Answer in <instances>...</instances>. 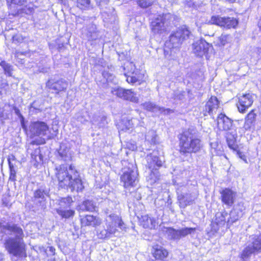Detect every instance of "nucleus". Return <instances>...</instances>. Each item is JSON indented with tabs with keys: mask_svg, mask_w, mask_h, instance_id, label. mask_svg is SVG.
I'll return each mask as SVG.
<instances>
[{
	"mask_svg": "<svg viewBox=\"0 0 261 261\" xmlns=\"http://www.w3.org/2000/svg\"><path fill=\"white\" fill-rule=\"evenodd\" d=\"M56 170V176L60 187L77 192L83 189V182L74 166L70 165L68 169L66 165H61L57 167Z\"/></svg>",
	"mask_w": 261,
	"mask_h": 261,
	"instance_id": "obj_1",
	"label": "nucleus"
},
{
	"mask_svg": "<svg viewBox=\"0 0 261 261\" xmlns=\"http://www.w3.org/2000/svg\"><path fill=\"white\" fill-rule=\"evenodd\" d=\"M198 132L190 128L180 135V153L183 155L196 153L202 147L201 141L198 136Z\"/></svg>",
	"mask_w": 261,
	"mask_h": 261,
	"instance_id": "obj_2",
	"label": "nucleus"
},
{
	"mask_svg": "<svg viewBox=\"0 0 261 261\" xmlns=\"http://www.w3.org/2000/svg\"><path fill=\"white\" fill-rule=\"evenodd\" d=\"M172 15L170 13L155 15L150 24L151 32L155 34H162L168 31Z\"/></svg>",
	"mask_w": 261,
	"mask_h": 261,
	"instance_id": "obj_3",
	"label": "nucleus"
},
{
	"mask_svg": "<svg viewBox=\"0 0 261 261\" xmlns=\"http://www.w3.org/2000/svg\"><path fill=\"white\" fill-rule=\"evenodd\" d=\"M107 229H104L100 231L99 237L100 238H109L112 234H114L117 229V226L122 229L124 227V223L121 219L116 215L111 214L107 218Z\"/></svg>",
	"mask_w": 261,
	"mask_h": 261,
	"instance_id": "obj_4",
	"label": "nucleus"
},
{
	"mask_svg": "<svg viewBox=\"0 0 261 261\" xmlns=\"http://www.w3.org/2000/svg\"><path fill=\"white\" fill-rule=\"evenodd\" d=\"M191 34L187 26H182L176 32L172 33L169 37L168 42H166L169 47H179L185 40L187 39Z\"/></svg>",
	"mask_w": 261,
	"mask_h": 261,
	"instance_id": "obj_5",
	"label": "nucleus"
},
{
	"mask_svg": "<svg viewBox=\"0 0 261 261\" xmlns=\"http://www.w3.org/2000/svg\"><path fill=\"white\" fill-rule=\"evenodd\" d=\"M120 178L124 187L127 188L134 187L136 185L138 176L136 166L132 164H128L127 167L123 169Z\"/></svg>",
	"mask_w": 261,
	"mask_h": 261,
	"instance_id": "obj_6",
	"label": "nucleus"
},
{
	"mask_svg": "<svg viewBox=\"0 0 261 261\" xmlns=\"http://www.w3.org/2000/svg\"><path fill=\"white\" fill-rule=\"evenodd\" d=\"M8 252L16 256H21L25 251L23 238H9L5 243Z\"/></svg>",
	"mask_w": 261,
	"mask_h": 261,
	"instance_id": "obj_7",
	"label": "nucleus"
},
{
	"mask_svg": "<svg viewBox=\"0 0 261 261\" xmlns=\"http://www.w3.org/2000/svg\"><path fill=\"white\" fill-rule=\"evenodd\" d=\"M198 196V192L196 188H193L179 194L177 197L179 206L185 208L195 202Z\"/></svg>",
	"mask_w": 261,
	"mask_h": 261,
	"instance_id": "obj_8",
	"label": "nucleus"
},
{
	"mask_svg": "<svg viewBox=\"0 0 261 261\" xmlns=\"http://www.w3.org/2000/svg\"><path fill=\"white\" fill-rule=\"evenodd\" d=\"M261 252V234L256 236L253 238L251 243L249 244L242 251L241 257L245 260L248 258L252 254L257 253Z\"/></svg>",
	"mask_w": 261,
	"mask_h": 261,
	"instance_id": "obj_9",
	"label": "nucleus"
},
{
	"mask_svg": "<svg viewBox=\"0 0 261 261\" xmlns=\"http://www.w3.org/2000/svg\"><path fill=\"white\" fill-rule=\"evenodd\" d=\"M195 230V228L192 227H184L179 229H175L172 227H167L166 228L165 232L169 239L179 240L181 238L192 234Z\"/></svg>",
	"mask_w": 261,
	"mask_h": 261,
	"instance_id": "obj_10",
	"label": "nucleus"
},
{
	"mask_svg": "<svg viewBox=\"0 0 261 261\" xmlns=\"http://www.w3.org/2000/svg\"><path fill=\"white\" fill-rule=\"evenodd\" d=\"M111 93L124 100H129L135 103L139 102V98L136 96V94L132 90H126L121 87H117L112 88Z\"/></svg>",
	"mask_w": 261,
	"mask_h": 261,
	"instance_id": "obj_11",
	"label": "nucleus"
},
{
	"mask_svg": "<svg viewBox=\"0 0 261 261\" xmlns=\"http://www.w3.org/2000/svg\"><path fill=\"white\" fill-rule=\"evenodd\" d=\"M210 22L226 29L234 28L238 24V21L233 17H222L219 16H213Z\"/></svg>",
	"mask_w": 261,
	"mask_h": 261,
	"instance_id": "obj_12",
	"label": "nucleus"
},
{
	"mask_svg": "<svg viewBox=\"0 0 261 261\" xmlns=\"http://www.w3.org/2000/svg\"><path fill=\"white\" fill-rule=\"evenodd\" d=\"M68 82L63 79H56L51 78L46 84V87L50 90H54L56 94H59L62 91H65L68 87Z\"/></svg>",
	"mask_w": 261,
	"mask_h": 261,
	"instance_id": "obj_13",
	"label": "nucleus"
},
{
	"mask_svg": "<svg viewBox=\"0 0 261 261\" xmlns=\"http://www.w3.org/2000/svg\"><path fill=\"white\" fill-rule=\"evenodd\" d=\"M49 196V190L40 188L34 192L33 201L41 208H45L46 203V197Z\"/></svg>",
	"mask_w": 261,
	"mask_h": 261,
	"instance_id": "obj_14",
	"label": "nucleus"
},
{
	"mask_svg": "<svg viewBox=\"0 0 261 261\" xmlns=\"http://www.w3.org/2000/svg\"><path fill=\"white\" fill-rule=\"evenodd\" d=\"M32 136H43L46 134L48 130L47 124L41 121H36L31 123L29 126Z\"/></svg>",
	"mask_w": 261,
	"mask_h": 261,
	"instance_id": "obj_15",
	"label": "nucleus"
},
{
	"mask_svg": "<svg viewBox=\"0 0 261 261\" xmlns=\"http://www.w3.org/2000/svg\"><path fill=\"white\" fill-rule=\"evenodd\" d=\"M209 47V43L203 39H200L193 43V52L197 56L202 57L207 52Z\"/></svg>",
	"mask_w": 261,
	"mask_h": 261,
	"instance_id": "obj_16",
	"label": "nucleus"
},
{
	"mask_svg": "<svg viewBox=\"0 0 261 261\" xmlns=\"http://www.w3.org/2000/svg\"><path fill=\"white\" fill-rule=\"evenodd\" d=\"M217 121V127L220 130H228L232 125V120L223 113H221L218 116Z\"/></svg>",
	"mask_w": 261,
	"mask_h": 261,
	"instance_id": "obj_17",
	"label": "nucleus"
},
{
	"mask_svg": "<svg viewBox=\"0 0 261 261\" xmlns=\"http://www.w3.org/2000/svg\"><path fill=\"white\" fill-rule=\"evenodd\" d=\"M252 96L250 94H246L241 96L239 98L238 108L240 112L244 113L245 111L249 107H250L253 103Z\"/></svg>",
	"mask_w": 261,
	"mask_h": 261,
	"instance_id": "obj_18",
	"label": "nucleus"
},
{
	"mask_svg": "<svg viewBox=\"0 0 261 261\" xmlns=\"http://www.w3.org/2000/svg\"><path fill=\"white\" fill-rule=\"evenodd\" d=\"M221 193V200L223 203L227 206H231L236 198V193L229 189H225Z\"/></svg>",
	"mask_w": 261,
	"mask_h": 261,
	"instance_id": "obj_19",
	"label": "nucleus"
},
{
	"mask_svg": "<svg viewBox=\"0 0 261 261\" xmlns=\"http://www.w3.org/2000/svg\"><path fill=\"white\" fill-rule=\"evenodd\" d=\"M228 216L226 212L217 213L216 214V218L212 224V229L217 232L220 227L224 226L226 223V217Z\"/></svg>",
	"mask_w": 261,
	"mask_h": 261,
	"instance_id": "obj_20",
	"label": "nucleus"
},
{
	"mask_svg": "<svg viewBox=\"0 0 261 261\" xmlns=\"http://www.w3.org/2000/svg\"><path fill=\"white\" fill-rule=\"evenodd\" d=\"M2 227H4L2 232L3 236L4 231L8 230L15 235L14 238H23L24 237V234L22 228L17 224L7 223L6 225H2Z\"/></svg>",
	"mask_w": 261,
	"mask_h": 261,
	"instance_id": "obj_21",
	"label": "nucleus"
},
{
	"mask_svg": "<svg viewBox=\"0 0 261 261\" xmlns=\"http://www.w3.org/2000/svg\"><path fill=\"white\" fill-rule=\"evenodd\" d=\"M80 221L82 227L92 226L95 227L99 225L101 223L100 220L98 218L93 215H86L82 217L80 216Z\"/></svg>",
	"mask_w": 261,
	"mask_h": 261,
	"instance_id": "obj_22",
	"label": "nucleus"
},
{
	"mask_svg": "<svg viewBox=\"0 0 261 261\" xmlns=\"http://www.w3.org/2000/svg\"><path fill=\"white\" fill-rule=\"evenodd\" d=\"M163 162L160 158L153 154L147 156V166L150 170L157 171L159 168L162 166Z\"/></svg>",
	"mask_w": 261,
	"mask_h": 261,
	"instance_id": "obj_23",
	"label": "nucleus"
},
{
	"mask_svg": "<svg viewBox=\"0 0 261 261\" xmlns=\"http://www.w3.org/2000/svg\"><path fill=\"white\" fill-rule=\"evenodd\" d=\"M143 108L149 111L161 112L164 114H168L173 112V111L170 109H165L159 107L153 103L150 102H146L142 104Z\"/></svg>",
	"mask_w": 261,
	"mask_h": 261,
	"instance_id": "obj_24",
	"label": "nucleus"
},
{
	"mask_svg": "<svg viewBox=\"0 0 261 261\" xmlns=\"http://www.w3.org/2000/svg\"><path fill=\"white\" fill-rule=\"evenodd\" d=\"M219 107V102L216 97L212 96L206 102L203 110L204 115L206 116L207 113L211 115L213 111L216 110Z\"/></svg>",
	"mask_w": 261,
	"mask_h": 261,
	"instance_id": "obj_25",
	"label": "nucleus"
},
{
	"mask_svg": "<svg viewBox=\"0 0 261 261\" xmlns=\"http://www.w3.org/2000/svg\"><path fill=\"white\" fill-rule=\"evenodd\" d=\"M83 35L89 41H93L96 40L98 38L99 32L97 30L96 25L91 24L85 30Z\"/></svg>",
	"mask_w": 261,
	"mask_h": 261,
	"instance_id": "obj_26",
	"label": "nucleus"
},
{
	"mask_svg": "<svg viewBox=\"0 0 261 261\" xmlns=\"http://www.w3.org/2000/svg\"><path fill=\"white\" fill-rule=\"evenodd\" d=\"M59 158L61 160L68 162L72 159V154L70 149L65 144H62L58 150Z\"/></svg>",
	"mask_w": 261,
	"mask_h": 261,
	"instance_id": "obj_27",
	"label": "nucleus"
},
{
	"mask_svg": "<svg viewBox=\"0 0 261 261\" xmlns=\"http://www.w3.org/2000/svg\"><path fill=\"white\" fill-rule=\"evenodd\" d=\"M140 223L144 228L152 229L155 227L156 221L154 218L148 215L142 216L140 219Z\"/></svg>",
	"mask_w": 261,
	"mask_h": 261,
	"instance_id": "obj_28",
	"label": "nucleus"
},
{
	"mask_svg": "<svg viewBox=\"0 0 261 261\" xmlns=\"http://www.w3.org/2000/svg\"><path fill=\"white\" fill-rule=\"evenodd\" d=\"M256 114L254 110L251 111L245 117V121L244 127L246 130L250 129L254 125Z\"/></svg>",
	"mask_w": 261,
	"mask_h": 261,
	"instance_id": "obj_29",
	"label": "nucleus"
},
{
	"mask_svg": "<svg viewBox=\"0 0 261 261\" xmlns=\"http://www.w3.org/2000/svg\"><path fill=\"white\" fill-rule=\"evenodd\" d=\"M73 202L72 198L71 197L62 198L58 200V205L59 206L56 210L71 208Z\"/></svg>",
	"mask_w": 261,
	"mask_h": 261,
	"instance_id": "obj_30",
	"label": "nucleus"
},
{
	"mask_svg": "<svg viewBox=\"0 0 261 261\" xmlns=\"http://www.w3.org/2000/svg\"><path fill=\"white\" fill-rule=\"evenodd\" d=\"M154 250L153 255L156 259L162 260L168 255V251L161 246H157Z\"/></svg>",
	"mask_w": 261,
	"mask_h": 261,
	"instance_id": "obj_31",
	"label": "nucleus"
},
{
	"mask_svg": "<svg viewBox=\"0 0 261 261\" xmlns=\"http://www.w3.org/2000/svg\"><path fill=\"white\" fill-rule=\"evenodd\" d=\"M56 211L57 214L62 218L70 219L75 215V211L71 208L56 210Z\"/></svg>",
	"mask_w": 261,
	"mask_h": 261,
	"instance_id": "obj_32",
	"label": "nucleus"
},
{
	"mask_svg": "<svg viewBox=\"0 0 261 261\" xmlns=\"http://www.w3.org/2000/svg\"><path fill=\"white\" fill-rule=\"evenodd\" d=\"M95 206L92 201L87 200L83 202L79 205V210L80 211H89L93 212L95 210Z\"/></svg>",
	"mask_w": 261,
	"mask_h": 261,
	"instance_id": "obj_33",
	"label": "nucleus"
},
{
	"mask_svg": "<svg viewBox=\"0 0 261 261\" xmlns=\"http://www.w3.org/2000/svg\"><path fill=\"white\" fill-rule=\"evenodd\" d=\"M76 5L82 10H88L93 8L91 0H76Z\"/></svg>",
	"mask_w": 261,
	"mask_h": 261,
	"instance_id": "obj_34",
	"label": "nucleus"
},
{
	"mask_svg": "<svg viewBox=\"0 0 261 261\" xmlns=\"http://www.w3.org/2000/svg\"><path fill=\"white\" fill-rule=\"evenodd\" d=\"M226 140L229 148L233 150H236L237 149V145L236 144V138L234 135L231 134H227Z\"/></svg>",
	"mask_w": 261,
	"mask_h": 261,
	"instance_id": "obj_35",
	"label": "nucleus"
},
{
	"mask_svg": "<svg viewBox=\"0 0 261 261\" xmlns=\"http://www.w3.org/2000/svg\"><path fill=\"white\" fill-rule=\"evenodd\" d=\"M0 66L4 70L5 73L9 76H12V71H13V67L9 63L5 61H3L0 63Z\"/></svg>",
	"mask_w": 261,
	"mask_h": 261,
	"instance_id": "obj_36",
	"label": "nucleus"
},
{
	"mask_svg": "<svg viewBox=\"0 0 261 261\" xmlns=\"http://www.w3.org/2000/svg\"><path fill=\"white\" fill-rule=\"evenodd\" d=\"M124 75L126 76V81L128 83L135 84L141 80L140 76L137 74V72L135 73L134 74L124 73Z\"/></svg>",
	"mask_w": 261,
	"mask_h": 261,
	"instance_id": "obj_37",
	"label": "nucleus"
},
{
	"mask_svg": "<svg viewBox=\"0 0 261 261\" xmlns=\"http://www.w3.org/2000/svg\"><path fill=\"white\" fill-rule=\"evenodd\" d=\"M156 132L153 130H150L145 136V139L151 143L155 144L156 142Z\"/></svg>",
	"mask_w": 261,
	"mask_h": 261,
	"instance_id": "obj_38",
	"label": "nucleus"
},
{
	"mask_svg": "<svg viewBox=\"0 0 261 261\" xmlns=\"http://www.w3.org/2000/svg\"><path fill=\"white\" fill-rule=\"evenodd\" d=\"M150 170V173L148 176L147 177L148 181H149L150 184H152L156 182L159 179V173L158 171Z\"/></svg>",
	"mask_w": 261,
	"mask_h": 261,
	"instance_id": "obj_39",
	"label": "nucleus"
},
{
	"mask_svg": "<svg viewBox=\"0 0 261 261\" xmlns=\"http://www.w3.org/2000/svg\"><path fill=\"white\" fill-rule=\"evenodd\" d=\"M11 158H9L8 159L9 166L10 168V176H9V180L15 181L16 180V172L15 170L14 169L13 165L11 163Z\"/></svg>",
	"mask_w": 261,
	"mask_h": 261,
	"instance_id": "obj_40",
	"label": "nucleus"
},
{
	"mask_svg": "<svg viewBox=\"0 0 261 261\" xmlns=\"http://www.w3.org/2000/svg\"><path fill=\"white\" fill-rule=\"evenodd\" d=\"M32 159L35 161L36 162H40L43 160V156L40 153V150L39 148L35 149L34 151L31 153Z\"/></svg>",
	"mask_w": 261,
	"mask_h": 261,
	"instance_id": "obj_41",
	"label": "nucleus"
},
{
	"mask_svg": "<svg viewBox=\"0 0 261 261\" xmlns=\"http://www.w3.org/2000/svg\"><path fill=\"white\" fill-rule=\"evenodd\" d=\"M124 70H127V74H134L135 72V66L132 62H127L123 67Z\"/></svg>",
	"mask_w": 261,
	"mask_h": 261,
	"instance_id": "obj_42",
	"label": "nucleus"
},
{
	"mask_svg": "<svg viewBox=\"0 0 261 261\" xmlns=\"http://www.w3.org/2000/svg\"><path fill=\"white\" fill-rule=\"evenodd\" d=\"M102 76L106 79L108 82H113L115 79L113 73L106 70L103 71Z\"/></svg>",
	"mask_w": 261,
	"mask_h": 261,
	"instance_id": "obj_43",
	"label": "nucleus"
},
{
	"mask_svg": "<svg viewBox=\"0 0 261 261\" xmlns=\"http://www.w3.org/2000/svg\"><path fill=\"white\" fill-rule=\"evenodd\" d=\"M138 4L142 8H147L152 4L151 0H138Z\"/></svg>",
	"mask_w": 261,
	"mask_h": 261,
	"instance_id": "obj_44",
	"label": "nucleus"
},
{
	"mask_svg": "<svg viewBox=\"0 0 261 261\" xmlns=\"http://www.w3.org/2000/svg\"><path fill=\"white\" fill-rule=\"evenodd\" d=\"M13 110L14 111V113H15V114L17 116H18V117H19V118L20 119V122H21L22 127L23 128H24V118L23 117V116L21 115V114L20 113V110H19L18 108H16V107H14L13 108Z\"/></svg>",
	"mask_w": 261,
	"mask_h": 261,
	"instance_id": "obj_45",
	"label": "nucleus"
},
{
	"mask_svg": "<svg viewBox=\"0 0 261 261\" xmlns=\"http://www.w3.org/2000/svg\"><path fill=\"white\" fill-rule=\"evenodd\" d=\"M96 3L101 9L106 8L109 0H95Z\"/></svg>",
	"mask_w": 261,
	"mask_h": 261,
	"instance_id": "obj_46",
	"label": "nucleus"
},
{
	"mask_svg": "<svg viewBox=\"0 0 261 261\" xmlns=\"http://www.w3.org/2000/svg\"><path fill=\"white\" fill-rule=\"evenodd\" d=\"M229 36L227 34H222L219 38V40L222 45H224L228 42Z\"/></svg>",
	"mask_w": 261,
	"mask_h": 261,
	"instance_id": "obj_47",
	"label": "nucleus"
},
{
	"mask_svg": "<svg viewBox=\"0 0 261 261\" xmlns=\"http://www.w3.org/2000/svg\"><path fill=\"white\" fill-rule=\"evenodd\" d=\"M185 92L181 91H177L174 94V99L175 100H181L185 98Z\"/></svg>",
	"mask_w": 261,
	"mask_h": 261,
	"instance_id": "obj_48",
	"label": "nucleus"
},
{
	"mask_svg": "<svg viewBox=\"0 0 261 261\" xmlns=\"http://www.w3.org/2000/svg\"><path fill=\"white\" fill-rule=\"evenodd\" d=\"M107 123L108 122L107 121V117L103 116L100 118V121L97 123V125L99 127H103L106 125Z\"/></svg>",
	"mask_w": 261,
	"mask_h": 261,
	"instance_id": "obj_49",
	"label": "nucleus"
},
{
	"mask_svg": "<svg viewBox=\"0 0 261 261\" xmlns=\"http://www.w3.org/2000/svg\"><path fill=\"white\" fill-rule=\"evenodd\" d=\"M27 1L28 0H13V3L19 5H23L27 3Z\"/></svg>",
	"mask_w": 261,
	"mask_h": 261,
	"instance_id": "obj_50",
	"label": "nucleus"
},
{
	"mask_svg": "<svg viewBox=\"0 0 261 261\" xmlns=\"http://www.w3.org/2000/svg\"><path fill=\"white\" fill-rule=\"evenodd\" d=\"M34 11V9L31 7H29L28 8H23L22 9V11L23 13H25L27 14H30L33 12Z\"/></svg>",
	"mask_w": 261,
	"mask_h": 261,
	"instance_id": "obj_51",
	"label": "nucleus"
},
{
	"mask_svg": "<svg viewBox=\"0 0 261 261\" xmlns=\"http://www.w3.org/2000/svg\"><path fill=\"white\" fill-rule=\"evenodd\" d=\"M135 119H131L130 120H128V126H126V127L127 128V129H129V128H133V126H134V123H133V121H135Z\"/></svg>",
	"mask_w": 261,
	"mask_h": 261,
	"instance_id": "obj_52",
	"label": "nucleus"
},
{
	"mask_svg": "<svg viewBox=\"0 0 261 261\" xmlns=\"http://www.w3.org/2000/svg\"><path fill=\"white\" fill-rule=\"evenodd\" d=\"M4 227H2V224L0 223V239L2 240L3 239V235L2 234V232L3 231V229Z\"/></svg>",
	"mask_w": 261,
	"mask_h": 261,
	"instance_id": "obj_53",
	"label": "nucleus"
},
{
	"mask_svg": "<svg viewBox=\"0 0 261 261\" xmlns=\"http://www.w3.org/2000/svg\"><path fill=\"white\" fill-rule=\"evenodd\" d=\"M13 41H19L20 39V37L18 35H15L13 37Z\"/></svg>",
	"mask_w": 261,
	"mask_h": 261,
	"instance_id": "obj_54",
	"label": "nucleus"
},
{
	"mask_svg": "<svg viewBox=\"0 0 261 261\" xmlns=\"http://www.w3.org/2000/svg\"><path fill=\"white\" fill-rule=\"evenodd\" d=\"M258 27L259 29V30L261 31V18L259 19L258 22Z\"/></svg>",
	"mask_w": 261,
	"mask_h": 261,
	"instance_id": "obj_55",
	"label": "nucleus"
},
{
	"mask_svg": "<svg viewBox=\"0 0 261 261\" xmlns=\"http://www.w3.org/2000/svg\"><path fill=\"white\" fill-rule=\"evenodd\" d=\"M49 250L51 252H54V251L55 250V248L53 247H49Z\"/></svg>",
	"mask_w": 261,
	"mask_h": 261,
	"instance_id": "obj_56",
	"label": "nucleus"
},
{
	"mask_svg": "<svg viewBox=\"0 0 261 261\" xmlns=\"http://www.w3.org/2000/svg\"><path fill=\"white\" fill-rule=\"evenodd\" d=\"M234 213L233 212H231L230 214V217L233 216Z\"/></svg>",
	"mask_w": 261,
	"mask_h": 261,
	"instance_id": "obj_57",
	"label": "nucleus"
},
{
	"mask_svg": "<svg viewBox=\"0 0 261 261\" xmlns=\"http://www.w3.org/2000/svg\"><path fill=\"white\" fill-rule=\"evenodd\" d=\"M237 219H238V218L234 219L233 220H231L230 222L233 223V222H235Z\"/></svg>",
	"mask_w": 261,
	"mask_h": 261,
	"instance_id": "obj_58",
	"label": "nucleus"
},
{
	"mask_svg": "<svg viewBox=\"0 0 261 261\" xmlns=\"http://www.w3.org/2000/svg\"><path fill=\"white\" fill-rule=\"evenodd\" d=\"M136 148V147L135 146H134H134H132V150H134V149H135Z\"/></svg>",
	"mask_w": 261,
	"mask_h": 261,
	"instance_id": "obj_59",
	"label": "nucleus"
},
{
	"mask_svg": "<svg viewBox=\"0 0 261 261\" xmlns=\"http://www.w3.org/2000/svg\"><path fill=\"white\" fill-rule=\"evenodd\" d=\"M12 159L13 160H14L15 157H14V156H13V155H12Z\"/></svg>",
	"mask_w": 261,
	"mask_h": 261,
	"instance_id": "obj_60",
	"label": "nucleus"
},
{
	"mask_svg": "<svg viewBox=\"0 0 261 261\" xmlns=\"http://www.w3.org/2000/svg\"><path fill=\"white\" fill-rule=\"evenodd\" d=\"M59 1L60 3H62V2H63V0H59Z\"/></svg>",
	"mask_w": 261,
	"mask_h": 261,
	"instance_id": "obj_61",
	"label": "nucleus"
},
{
	"mask_svg": "<svg viewBox=\"0 0 261 261\" xmlns=\"http://www.w3.org/2000/svg\"><path fill=\"white\" fill-rule=\"evenodd\" d=\"M229 222H230V220H228V221H227V223H229Z\"/></svg>",
	"mask_w": 261,
	"mask_h": 261,
	"instance_id": "obj_62",
	"label": "nucleus"
}]
</instances>
